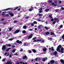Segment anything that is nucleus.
<instances>
[{"mask_svg": "<svg viewBox=\"0 0 64 64\" xmlns=\"http://www.w3.org/2000/svg\"><path fill=\"white\" fill-rule=\"evenodd\" d=\"M62 47V46L61 45H59L58 47L57 48V49H56V50L57 51H59V52L60 53H61V52H60V48Z\"/></svg>", "mask_w": 64, "mask_h": 64, "instance_id": "f257e3e1", "label": "nucleus"}, {"mask_svg": "<svg viewBox=\"0 0 64 64\" xmlns=\"http://www.w3.org/2000/svg\"><path fill=\"white\" fill-rule=\"evenodd\" d=\"M39 10V13H42L43 12V8H41L39 9L38 10Z\"/></svg>", "mask_w": 64, "mask_h": 64, "instance_id": "f03ea898", "label": "nucleus"}, {"mask_svg": "<svg viewBox=\"0 0 64 64\" xmlns=\"http://www.w3.org/2000/svg\"><path fill=\"white\" fill-rule=\"evenodd\" d=\"M6 47L5 46H4V45H3V46H2V49L3 51H5V50H6Z\"/></svg>", "mask_w": 64, "mask_h": 64, "instance_id": "7ed1b4c3", "label": "nucleus"}, {"mask_svg": "<svg viewBox=\"0 0 64 64\" xmlns=\"http://www.w3.org/2000/svg\"><path fill=\"white\" fill-rule=\"evenodd\" d=\"M33 34H30V35H29L28 38V39H31L33 37Z\"/></svg>", "mask_w": 64, "mask_h": 64, "instance_id": "20e7f679", "label": "nucleus"}, {"mask_svg": "<svg viewBox=\"0 0 64 64\" xmlns=\"http://www.w3.org/2000/svg\"><path fill=\"white\" fill-rule=\"evenodd\" d=\"M38 16H39L40 17V18H42V16H43V14H38L36 15L37 17Z\"/></svg>", "mask_w": 64, "mask_h": 64, "instance_id": "39448f33", "label": "nucleus"}, {"mask_svg": "<svg viewBox=\"0 0 64 64\" xmlns=\"http://www.w3.org/2000/svg\"><path fill=\"white\" fill-rule=\"evenodd\" d=\"M42 41V40L41 39H40V40H34L33 41V42H39V41H40V42L41 41Z\"/></svg>", "mask_w": 64, "mask_h": 64, "instance_id": "423d86ee", "label": "nucleus"}, {"mask_svg": "<svg viewBox=\"0 0 64 64\" xmlns=\"http://www.w3.org/2000/svg\"><path fill=\"white\" fill-rule=\"evenodd\" d=\"M13 10V8H6V9L4 10V11H8V10Z\"/></svg>", "mask_w": 64, "mask_h": 64, "instance_id": "0eeeda50", "label": "nucleus"}, {"mask_svg": "<svg viewBox=\"0 0 64 64\" xmlns=\"http://www.w3.org/2000/svg\"><path fill=\"white\" fill-rule=\"evenodd\" d=\"M12 64V62L11 61L7 62L5 64Z\"/></svg>", "mask_w": 64, "mask_h": 64, "instance_id": "6e6552de", "label": "nucleus"}, {"mask_svg": "<svg viewBox=\"0 0 64 64\" xmlns=\"http://www.w3.org/2000/svg\"><path fill=\"white\" fill-rule=\"evenodd\" d=\"M20 32V30H16L14 32V33H15V34H16V33H19Z\"/></svg>", "mask_w": 64, "mask_h": 64, "instance_id": "1a4fd4ad", "label": "nucleus"}, {"mask_svg": "<svg viewBox=\"0 0 64 64\" xmlns=\"http://www.w3.org/2000/svg\"><path fill=\"white\" fill-rule=\"evenodd\" d=\"M16 42L17 43H18L19 44H22V42L21 41H19V40H17L16 41Z\"/></svg>", "mask_w": 64, "mask_h": 64, "instance_id": "9d476101", "label": "nucleus"}, {"mask_svg": "<svg viewBox=\"0 0 64 64\" xmlns=\"http://www.w3.org/2000/svg\"><path fill=\"white\" fill-rule=\"evenodd\" d=\"M49 50H51L52 51H54V48L53 47H52L50 48H49Z\"/></svg>", "mask_w": 64, "mask_h": 64, "instance_id": "9b49d317", "label": "nucleus"}, {"mask_svg": "<svg viewBox=\"0 0 64 64\" xmlns=\"http://www.w3.org/2000/svg\"><path fill=\"white\" fill-rule=\"evenodd\" d=\"M23 57H22V59L23 60H25V59H27V56H23Z\"/></svg>", "mask_w": 64, "mask_h": 64, "instance_id": "f8f14e48", "label": "nucleus"}, {"mask_svg": "<svg viewBox=\"0 0 64 64\" xmlns=\"http://www.w3.org/2000/svg\"><path fill=\"white\" fill-rule=\"evenodd\" d=\"M54 62H55V61L53 60H51L50 62V63L51 64H53V63H54Z\"/></svg>", "mask_w": 64, "mask_h": 64, "instance_id": "ddd939ff", "label": "nucleus"}, {"mask_svg": "<svg viewBox=\"0 0 64 64\" xmlns=\"http://www.w3.org/2000/svg\"><path fill=\"white\" fill-rule=\"evenodd\" d=\"M57 51H56L54 52L53 54V55H55V56H56V55H57Z\"/></svg>", "mask_w": 64, "mask_h": 64, "instance_id": "4468645a", "label": "nucleus"}, {"mask_svg": "<svg viewBox=\"0 0 64 64\" xmlns=\"http://www.w3.org/2000/svg\"><path fill=\"white\" fill-rule=\"evenodd\" d=\"M9 14L10 15V16H12V17H13V16H14L13 14L12 13V12H9Z\"/></svg>", "mask_w": 64, "mask_h": 64, "instance_id": "2eb2a0df", "label": "nucleus"}, {"mask_svg": "<svg viewBox=\"0 0 64 64\" xmlns=\"http://www.w3.org/2000/svg\"><path fill=\"white\" fill-rule=\"evenodd\" d=\"M63 50H64V49H63V48L62 47L61 48V52L62 53H63L64 52L63 51Z\"/></svg>", "mask_w": 64, "mask_h": 64, "instance_id": "dca6fc26", "label": "nucleus"}, {"mask_svg": "<svg viewBox=\"0 0 64 64\" xmlns=\"http://www.w3.org/2000/svg\"><path fill=\"white\" fill-rule=\"evenodd\" d=\"M46 35H49V34H50V32H46Z\"/></svg>", "mask_w": 64, "mask_h": 64, "instance_id": "f3484780", "label": "nucleus"}, {"mask_svg": "<svg viewBox=\"0 0 64 64\" xmlns=\"http://www.w3.org/2000/svg\"><path fill=\"white\" fill-rule=\"evenodd\" d=\"M46 60H47V58L46 57V58H44L43 59V62H45V61H46Z\"/></svg>", "mask_w": 64, "mask_h": 64, "instance_id": "a211bd4d", "label": "nucleus"}, {"mask_svg": "<svg viewBox=\"0 0 64 64\" xmlns=\"http://www.w3.org/2000/svg\"><path fill=\"white\" fill-rule=\"evenodd\" d=\"M60 61L61 63H62L63 64H64V60H60Z\"/></svg>", "mask_w": 64, "mask_h": 64, "instance_id": "6ab92c4d", "label": "nucleus"}, {"mask_svg": "<svg viewBox=\"0 0 64 64\" xmlns=\"http://www.w3.org/2000/svg\"><path fill=\"white\" fill-rule=\"evenodd\" d=\"M32 50L33 52L34 53H35L36 52V50H35V49H32Z\"/></svg>", "mask_w": 64, "mask_h": 64, "instance_id": "aec40b11", "label": "nucleus"}, {"mask_svg": "<svg viewBox=\"0 0 64 64\" xmlns=\"http://www.w3.org/2000/svg\"><path fill=\"white\" fill-rule=\"evenodd\" d=\"M42 26V25H39L38 28V29H41V27Z\"/></svg>", "mask_w": 64, "mask_h": 64, "instance_id": "412c9836", "label": "nucleus"}, {"mask_svg": "<svg viewBox=\"0 0 64 64\" xmlns=\"http://www.w3.org/2000/svg\"><path fill=\"white\" fill-rule=\"evenodd\" d=\"M52 4L53 6H57V5L55 4L54 2L52 3Z\"/></svg>", "mask_w": 64, "mask_h": 64, "instance_id": "4be33fe9", "label": "nucleus"}, {"mask_svg": "<svg viewBox=\"0 0 64 64\" xmlns=\"http://www.w3.org/2000/svg\"><path fill=\"white\" fill-rule=\"evenodd\" d=\"M54 35V32H50V35L52 36V35Z\"/></svg>", "mask_w": 64, "mask_h": 64, "instance_id": "5701e85b", "label": "nucleus"}, {"mask_svg": "<svg viewBox=\"0 0 64 64\" xmlns=\"http://www.w3.org/2000/svg\"><path fill=\"white\" fill-rule=\"evenodd\" d=\"M54 21H57L58 20V18H54Z\"/></svg>", "mask_w": 64, "mask_h": 64, "instance_id": "b1692460", "label": "nucleus"}, {"mask_svg": "<svg viewBox=\"0 0 64 64\" xmlns=\"http://www.w3.org/2000/svg\"><path fill=\"white\" fill-rule=\"evenodd\" d=\"M8 23L6 22H3V24L4 25H6V24H8Z\"/></svg>", "mask_w": 64, "mask_h": 64, "instance_id": "393cba45", "label": "nucleus"}, {"mask_svg": "<svg viewBox=\"0 0 64 64\" xmlns=\"http://www.w3.org/2000/svg\"><path fill=\"white\" fill-rule=\"evenodd\" d=\"M49 11V9H46L45 10V12H48Z\"/></svg>", "mask_w": 64, "mask_h": 64, "instance_id": "a878e982", "label": "nucleus"}, {"mask_svg": "<svg viewBox=\"0 0 64 64\" xmlns=\"http://www.w3.org/2000/svg\"><path fill=\"white\" fill-rule=\"evenodd\" d=\"M26 33V32L25 31V30H24L22 31V33L23 34H25Z\"/></svg>", "mask_w": 64, "mask_h": 64, "instance_id": "bb28decb", "label": "nucleus"}, {"mask_svg": "<svg viewBox=\"0 0 64 64\" xmlns=\"http://www.w3.org/2000/svg\"><path fill=\"white\" fill-rule=\"evenodd\" d=\"M26 28H27V27L26 26H24L23 27V29H26Z\"/></svg>", "mask_w": 64, "mask_h": 64, "instance_id": "cd10ccee", "label": "nucleus"}, {"mask_svg": "<svg viewBox=\"0 0 64 64\" xmlns=\"http://www.w3.org/2000/svg\"><path fill=\"white\" fill-rule=\"evenodd\" d=\"M18 8H19V7H18V6H16V8L14 9V10H17V9Z\"/></svg>", "mask_w": 64, "mask_h": 64, "instance_id": "c85d7f7f", "label": "nucleus"}, {"mask_svg": "<svg viewBox=\"0 0 64 64\" xmlns=\"http://www.w3.org/2000/svg\"><path fill=\"white\" fill-rule=\"evenodd\" d=\"M48 17L49 18H52V16H51V14H49L48 16Z\"/></svg>", "mask_w": 64, "mask_h": 64, "instance_id": "c756f323", "label": "nucleus"}, {"mask_svg": "<svg viewBox=\"0 0 64 64\" xmlns=\"http://www.w3.org/2000/svg\"><path fill=\"white\" fill-rule=\"evenodd\" d=\"M43 51H46V50H47V48H43L42 49Z\"/></svg>", "mask_w": 64, "mask_h": 64, "instance_id": "7c9ffc66", "label": "nucleus"}, {"mask_svg": "<svg viewBox=\"0 0 64 64\" xmlns=\"http://www.w3.org/2000/svg\"><path fill=\"white\" fill-rule=\"evenodd\" d=\"M56 23V21H54L52 22L53 25H54Z\"/></svg>", "mask_w": 64, "mask_h": 64, "instance_id": "2f4dec72", "label": "nucleus"}, {"mask_svg": "<svg viewBox=\"0 0 64 64\" xmlns=\"http://www.w3.org/2000/svg\"><path fill=\"white\" fill-rule=\"evenodd\" d=\"M6 46H8V47H11V46H12V45H11L9 44H8L7 45H6Z\"/></svg>", "mask_w": 64, "mask_h": 64, "instance_id": "473e14b6", "label": "nucleus"}, {"mask_svg": "<svg viewBox=\"0 0 64 64\" xmlns=\"http://www.w3.org/2000/svg\"><path fill=\"white\" fill-rule=\"evenodd\" d=\"M14 56H18V54H17V52L16 53L14 54Z\"/></svg>", "mask_w": 64, "mask_h": 64, "instance_id": "72a5a7b5", "label": "nucleus"}, {"mask_svg": "<svg viewBox=\"0 0 64 64\" xmlns=\"http://www.w3.org/2000/svg\"><path fill=\"white\" fill-rule=\"evenodd\" d=\"M44 28L45 29H46V30H48L49 28L47 26H46L44 27Z\"/></svg>", "mask_w": 64, "mask_h": 64, "instance_id": "f704fd0d", "label": "nucleus"}, {"mask_svg": "<svg viewBox=\"0 0 64 64\" xmlns=\"http://www.w3.org/2000/svg\"><path fill=\"white\" fill-rule=\"evenodd\" d=\"M17 22H18L17 20H15L14 21V23H17Z\"/></svg>", "mask_w": 64, "mask_h": 64, "instance_id": "c9c22d12", "label": "nucleus"}, {"mask_svg": "<svg viewBox=\"0 0 64 64\" xmlns=\"http://www.w3.org/2000/svg\"><path fill=\"white\" fill-rule=\"evenodd\" d=\"M59 28H63V25L62 24L60 25L59 26Z\"/></svg>", "mask_w": 64, "mask_h": 64, "instance_id": "e433bc0d", "label": "nucleus"}, {"mask_svg": "<svg viewBox=\"0 0 64 64\" xmlns=\"http://www.w3.org/2000/svg\"><path fill=\"white\" fill-rule=\"evenodd\" d=\"M5 60H6V59H5V58H4L3 59V60H2V62H4L5 61Z\"/></svg>", "mask_w": 64, "mask_h": 64, "instance_id": "4c0bfd02", "label": "nucleus"}, {"mask_svg": "<svg viewBox=\"0 0 64 64\" xmlns=\"http://www.w3.org/2000/svg\"><path fill=\"white\" fill-rule=\"evenodd\" d=\"M9 49H10V48H9L8 49H6V52H8V51L9 50Z\"/></svg>", "mask_w": 64, "mask_h": 64, "instance_id": "58836bf2", "label": "nucleus"}, {"mask_svg": "<svg viewBox=\"0 0 64 64\" xmlns=\"http://www.w3.org/2000/svg\"><path fill=\"white\" fill-rule=\"evenodd\" d=\"M12 53H15V49L13 50H12Z\"/></svg>", "mask_w": 64, "mask_h": 64, "instance_id": "ea45409f", "label": "nucleus"}, {"mask_svg": "<svg viewBox=\"0 0 64 64\" xmlns=\"http://www.w3.org/2000/svg\"><path fill=\"white\" fill-rule=\"evenodd\" d=\"M9 31H11L12 30V28H9Z\"/></svg>", "mask_w": 64, "mask_h": 64, "instance_id": "a19ab883", "label": "nucleus"}, {"mask_svg": "<svg viewBox=\"0 0 64 64\" xmlns=\"http://www.w3.org/2000/svg\"><path fill=\"white\" fill-rule=\"evenodd\" d=\"M33 23L34 24H36V23H37V22L36 21H34V22Z\"/></svg>", "mask_w": 64, "mask_h": 64, "instance_id": "79ce46f5", "label": "nucleus"}, {"mask_svg": "<svg viewBox=\"0 0 64 64\" xmlns=\"http://www.w3.org/2000/svg\"><path fill=\"white\" fill-rule=\"evenodd\" d=\"M56 12H58V11H59V10L58 9H56L55 10Z\"/></svg>", "mask_w": 64, "mask_h": 64, "instance_id": "37998d69", "label": "nucleus"}, {"mask_svg": "<svg viewBox=\"0 0 64 64\" xmlns=\"http://www.w3.org/2000/svg\"><path fill=\"white\" fill-rule=\"evenodd\" d=\"M59 3H60V4H61V3H62V1L61 0H59Z\"/></svg>", "mask_w": 64, "mask_h": 64, "instance_id": "c03bdc74", "label": "nucleus"}, {"mask_svg": "<svg viewBox=\"0 0 64 64\" xmlns=\"http://www.w3.org/2000/svg\"><path fill=\"white\" fill-rule=\"evenodd\" d=\"M36 39V38L35 37V38H32V40H35V39Z\"/></svg>", "mask_w": 64, "mask_h": 64, "instance_id": "a18cd8bd", "label": "nucleus"}, {"mask_svg": "<svg viewBox=\"0 0 64 64\" xmlns=\"http://www.w3.org/2000/svg\"><path fill=\"white\" fill-rule=\"evenodd\" d=\"M20 64H23V62H22V61H20L19 62Z\"/></svg>", "mask_w": 64, "mask_h": 64, "instance_id": "49530a36", "label": "nucleus"}, {"mask_svg": "<svg viewBox=\"0 0 64 64\" xmlns=\"http://www.w3.org/2000/svg\"><path fill=\"white\" fill-rule=\"evenodd\" d=\"M32 11V9L31 8H30L29 10V11H30V12Z\"/></svg>", "mask_w": 64, "mask_h": 64, "instance_id": "de8ad7c7", "label": "nucleus"}, {"mask_svg": "<svg viewBox=\"0 0 64 64\" xmlns=\"http://www.w3.org/2000/svg\"><path fill=\"white\" fill-rule=\"evenodd\" d=\"M44 42H45V41L44 40H42V42H40L41 43H44Z\"/></svg>", "mask_w": 64, "mask_h": 64, "instance_id": "09e8293b", "label": "nucleus"}, {"mask_svg": "<svg viewBox=\"0 0 64 64\" xmlns=\"http://www.w3.org/2000/svg\"><path fill=\"white\" fill-rule=\"evenodd\" d=\"M29 17L28 16L26 17L25 18V19H29Z\"/></svg>", "mask_w": 64, "mask_h": 64, "instance_id": "8fccbe9b", "label": "nucleus"}, {"mask_svg": "<svg viewBox=\"0 0 64 64\" xmlns=\"http://www.w3.org/2000/svg\"><path fill=\"white\" fill-rule=\"evenodd\" d=\"M54 2L55 4H57V2L56 1H54Z\"/></svg>", "mask_w": 64, "mask_h": 64, "instance_id": "3c124183", "label": "nucleus"}, {"mask_svg": "<svg viewBox=\"0 0 64 64\" xmlns=\"http://www.w3.org/2000/svg\"><path fill=\"white\" fill-rule=\"evenodd\" d=\"M28 63L27 62H23V64H27Z\"/></svg>", "mask_w": 64, "mask_h": 64, "instance_id": "603ef678", "label": "nucleus"}, {"mask_svg": "<svg viewBox=\"0 0 64 64\" xmlns=\"http://www.w3.org/2000/svg\"><path fill=\"white\" fill-rule=\"evenodd\" d=\"M2 16H5V14H2Z\"/></svg>", "mask_w": 64, "mask_h": 64, "instance_id": "864d4df0", "label": "nucleus"}, {"mask_svg": "<svg viewBox=\"0 0 64 64\" xmlns=\"http://www.w3.org/2000/svg\"><path fill=\"white\" fill-rule=\"evenodd\" d=\"M29 53H32V51L30 50L29 51Z\"/></svg>", "mask_w": 64, "mask_h": 64, "instance_id": "5fc2aeb1", "label": "nucleus"}, {"mask_svg": "<svg viewBox=\"0 0 64 64\" xmlns=\"http://www.w3.org/2000/svg\"><path fill=\"white\" fill-rule=\"evenodd\" d=\"M10 41H12L13 40V38H10L9 39Z\"/></svg>", "mask_w": 64, "mask_h": 64, "instance_id": "6e6d98bb", "label": "nucleus"}, {"mask_svg": "<svg viewBox=\"0 0 64 64\" xmlns=\"http://www.w3.org/2000/svg\"><path fill=\"white\" fill-rule=\"evenodd\" d=\"M49 3H52V0H48Z\"/></svg>", "mask_w": 64, "mask_h": 64, "instance_id": "4d7b16f0", "label": "nucleus"}, {"mask_svg": "<svg viewBox=\"0 0 64 64\" xmlns=\"http://www.w3.org/2000/svg\"><path fill=\"white\" fill-rule=\"evenodd\" d=\"M24 46H26V43H24Z\"/></svg>", "mask_w": 64, "mask_h": 64, "instance_id": "13d9d810", "label": "nucleus"}, {"mask_svg": "<svg viewBox=\"0 0 64 64\" xmlns=\"http://www.w3.org/2000/svg\"><path fill=\"white\" fill-rule=\"evenodd\" d=\"M20 52H22L23 51V49L22 48L20 50Z\"/></svg>", "mask_w": 64, "mask_h": 64, "instance_id": "bf43d9fd", "label": "nucleus"}, {"mask_svg": "<svg viewBox=\"0 0 64 64\" xmlns=\"http://www.w3.org/2000/svg\"><path fill=\"white\" fill-rule=\"evenodd\" d=\"M12 47H14H14H15V46L14 45L12 46Z\"/></svg>", "mask_w": 64, "mask_h": 64, "instance_id": "052dcab7", "label": "nucleus"}, {"mask_svg": "<svg viewBox=\"0 0 64 64\" xmlns=\"http://www.w3.org/2000/svg\"><path fill=\"white\" fill-rule=\"evenodd\" d=\"M61 9L62 10H64V8H63V7H61Z\"/></svg>", "mask_w": 64, "mask_h": 64, "instance_id": "680f3d73", "label": "nucleus"}, {"mask_svg": "<svg viewBox=\"0 0 64 64\" xmlns=\"http://www.w3.org/2000/svg\"><path fill=\"white\" fill-rule=\"evenodd\" d=\"M17 10L18 11H20V8H18Z\"/></svg>", "mask_w": 64, "mask_h": 64, "instance_id": "e2e57ef3", "label": "nucleus"}, {"mask_svg": "<svg viewBox=\"0 0 64 64\" xmlns=\"http://www.w3.org/2000/svg\"><path fill=\"white\" fill-rule=\"evenodd\" d=\"M51 21H52V22H53L54 21V19L53 18H52L51 20Z\"/></svg>", "mask_w": 64, "mask_h": 64, "instance_id": "0e129e2a", "label": "nucleus"}, {"mask_svg": "<svg viewBox=\"0 0 64 64\" xmlns=\"http://www.w3.org/2000/svg\"><path fill=\"white\" fill-rule=\"evenodd\" d=\"M31 26H34V24H31Z\"/></svg>", "mask_w": 64, "mask_h": 64, "instance_id": "69168bd1", "label": "nucleus"}, {"mask_svg": "<svg viewBox=\"0 0 64 64\" xmlns=\"http://www.w3.org/2000/svg\"><path fill=\"white\" fill-rule=\"evenodd\" d=\"M6 16H7V17H8L9 16V14H7L6 15Z\"/></svg>", "mask_w": 64, "mask_h": 64, "instance_id": "338daca9", "label": "nucleus"}, {"mask_svg": "<svg viewBox=\"0 0 64 64\" xmlns=\"http://www.w3.org/2000/svg\"><path fill=\"white\" fill-rule=\"evenodd\" d=\"M34 30H37V28H35Z\"/></svg>", "mask_w": 64, "mask_h": 64, "instance_id": "774afa93", "label": "nucleus"}]
</instances>
